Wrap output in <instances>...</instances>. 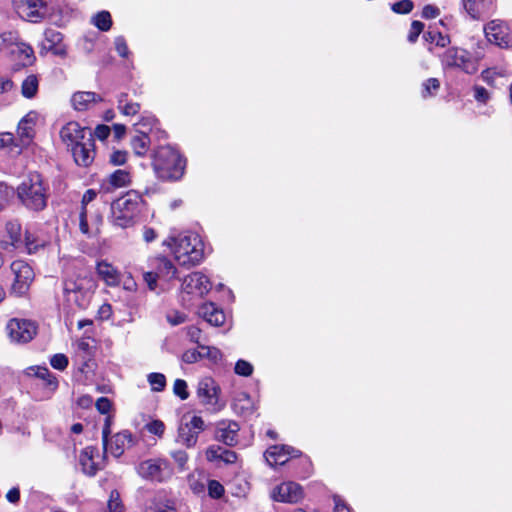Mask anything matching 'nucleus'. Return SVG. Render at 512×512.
<instances>
[{
    "mask_svg": "<svg viewBox=\"0 0 512 512\" xmlns=\"http://www.w3.org/2000/svg\"><path fill=\"white\" fill-rule=\"evenodd\" d=\"M102 100V97L94 92L79 91L72 95L71 104L77 111H86Z\"/></svg>",
    "mask_w": 512,
    "mask_h": 512,
    "instance_id": "25",
    "label": "nucleus"
},
{
    "mask_svg": "<svg viewBox=\"0 0 512 512\" xmlns=\"http://www.w3.org/2000/svg\"><path fill=\"white\" fill-rule=\"evenodd\" d=\"M474 97L476 98L477 101L485 103L489 99V93L484 87L475 86Z\"/></svg>",
    "mask_w": 512,
    "mask_h": 512,
    "instance_id": "63",
    "label": "nucleus"
},
{
    "mask_svg": "<svg viewBox=\"0 0 512 512\" xmlns=\"http://www.w3.org/2000/svg\"><path fill=\"white\" fill-rule=\"evenodd\" d=\"M186 427L195 431V433L200 434L205 429L204 420L197 415H194L191 420L185 424Z\"/></svg>",
    "mask_w": 512,
    "mask_h": 512,
    "instance_id": "53",
    "label": "nucleus"
},
{
    "mask_svg": "<svg viewBox=\"0 0 512 512\" xmlns=\"http://www.w3.org/2000/svg\"><path fill=\"white\" fill-rule=\"evenodd\" d=\"M109 512H124V505L117 490H112L108 500Z\"/></svg>",
    "mask_w": 512,
    "mask_h": 512,
    "instance_id": "42",
    "label": "nucleus"
},
{
    "mask_svg": "<svg viewBox=\"0 0 512 512\" xmlns=\"http://www.w3.org/2000/svg\"><path fill=\"white\" fill-rule=\"evenodd\" d=\"M96 288L93 278L86 273H73L63 281V293L68 305L86 309Z\"/></svg>",
    "mask_w": 512,
    "mask_h": 512,
    "instance_id": "3",
    "label": "nucleus"
},
{
    "mask_svg": "<svg viewBox=\"0 0 512 512\" xmlns=\"http://www.w3.org/2000/svg\"><path fill=\"white\" fill-rule=\"evenodd\" d=\"M13 275L10 292L16 296L25 295L31 283L34 280V271L32 267L22 260L13 261L10 265Z\"/></svg>",
    "mask_w": 512,
    "mask_h": 512,
    "instance_id": "8",
    "label": "nucleus"
},
{
    "mask_svg": "<svg viewBox=\"0 0 512 512\" xmlns=\"http://www.w3.org/2000/svg\"><path fill=\"white\" fill-rule=\"evenodd\" d=\"M137 473L144 479L162 482L170 476L171 471L165 460L149 459L138 465Z\"/></svg>",
    "mask_w": 512,
    "mask_h": 512,
    "instance_id": "13",
    "label": "nucleus"
},
{
    "mask_svg": "<svg viewBox=\"0 0 512 512\" xmlns=\"http://www.w3.org/2000/svg\"><path fill=\"white\" fill-rule=\"evenodd\" d=\"M222 447L217 445H212L206 450V458L208 461H218L221 460L222 456Z\"/></svg>",
    "mask_w": 512,
    "mask_h": 512,
    "instance_id": "59",
    "label": "nucleus"
},
{
    "mask_svg": "<svg viewBox=\"0 0 512 512\" xmlns=\"http://www.w3.org/2000/svg\"><path fill=\"white\" fill-rule=\"evenodd\" d=\"M424 38L427 42L435 44L438 47L444 48L450 44L451 40L449 35L443 34L439 31L429 30L424 34Z\"/></svg>",
    "mask_w": 512,
    "mask_h": 512,
    "instance_id": "35",
    "label": "nucleus"
},
{
    "mask_svg": "<svg viewBox=\"0 0 512 512\" xmlns=\"http://www.w3.org/2000/svg\"><path fill=\"white\" fill-rule=\"evenodd\" d=\"M152 165L158 178L178 180L183 175L185 161L174 148L163 146L156 150Z\"/></svg>",
    "mask_w": 512,
    "mask_h": 512,
    "instance_id": "5",
    "label": "nucleus"
},
{
    "mask_svg": "<svg viewBox=\"0 0 512 512\" xmlns=\"http://www.w3.org/2000/svg\"><path fill=\"white\" fill-rule=\"evenodd\" d=\"M97 273L108 286H117L120 283L119 271L107 261L98 262Z\"/></svg>",
    "mask_w": 512,
    "mask_h": 512,
    "instance_id": "28",
    "label": "nucleus"
},
{
    "mask_svg": "<svg viewBox=\"0 0 512 512\" xmlns=\"http://www.w3.org/2000/svg\"><path fill=\"white\" fill-rule=\"evenodd\" d=\"M233 409L242 416H248L254 412V402L247 393L241 392L234 399Z\"/></svg>",
    "mask_w": 512,
    "mask_h": 512,
    "instance_id": "30",
    "label": "nucleus"
},
{
    "mask_svg": "<svg viewBox=\"0 0 512 512\" xmlns=\"http://www.w3.org/2000/svg\"><path fill=\"white\" fill-rule=\"evenodd\" d=\"M414 4L411 0H401L391 5V10L397 14H408L413 10Z\"/></svg>",
    "mask_w": 512,
    "mask_h": 512,
    "instance_id": "43",
    "label": "nucleus"
},
{
    "mask_svg": "<svg viewBox=\"0 0 512 512\" xmlns=\"http://www.w3.org/2000/svg\"><path fill=\"white\" fill-rule=\"evenodd\" d=\"M158 279L159 277L153 270L143 272V280L151 291H154L157 288Z\"/></svg>",
    "mask_w": 512,
    "mask_h": 512,
    "instance_id": "56",
    "label": "nucleus"
},
{
    "mask_svg": "<svg viewBox=\"0 0 512 512\" xmlns=\"http://www.w3.org/2000/svg\"><path fill=\"white\" fill-rule=\"evenodd\" d=\"M487 40L501 48L512 46V33L506 23L500 20H492L485 28Z\"/></svg>",
    "mask_w": 512,
    "mask_h": 512,
    "instance_id": "14",
    "label": "nucleus"
},
{
    "mask_svg": "<svg viewBox=\"0 0 512 512\" xmlns=\"http://www.w3.org/2000/svg\"><path fill=\"white\" fill-rule=\"evenodd\" d=\"M88 133H91L89 129L81 127L78 122L70 121L61 128L60 137L67 147L71 148L87 139Z\"/></svg>",
    "mask_w": 512,
    "mask_h": 512,
    "instance_id": "17",
    "label": "nucleus"
},
{
    "mask_svg": "<svg viewBox=\"0 0 512 512\" xmlns=\"http://www.w3.org/2000/svg\"><path fill=\"white\" fill-rule=\"evenodd\" d=\"M150 138L145 132H140L131 140V147L137 156H144L149 148Z\"/></svg>",
    "mask_w": 512,
    "mask_h": 512,
    "instance_id": "33",
    "label": "nucleus"
},
{
    "mask_svg": "<svg viewBox=\"0 0 512 512\" xmlns=\"http://www.w3.org/2000/svg\"><path fill=\"white\" fill-rule=\"evenodd\" d=\"M50 364L54 369L63 371L68 366V358L64 354H55L51 357Z\"/></svg>",
    "mask_w": 512,
    "mask_h": 512,
    "instance_id": "49",
    "label": "nucleus"
},
{
    "mask_svg": "<svg viewBox=\"0 0 512 512\" xmlns=\"http://www.w3.org/2000/svg\"><path fill=\"white\" fill-rule=\"evenodd\" d=\"M158 237L156 230L149 226H144L142 228V238L146 243H151Z\"/></svg>",
    "mask_w": 512,
    "mask_h": 512,
    "instance_id": "62",
    "label": "nucleus"
},
{
    "mask_svg": "<svg viewBox=\"0 0 512 512\" xmlns=\"http://www.w3.org/2000/svg\"><path fill=\"white\" fill-rule=\"evenodd\" d=\"M39 120V114L36 111L28 112L19 122L17 134L23 145L29 144L35 135L34 127Z\"/></svg>",
    "mask_w": 512,
    "mask_h": 512,
    "instance_id": "23",
    "label": "nucleus"
},
{
    "mask_svg": "<svg viewBox=\"0 0 512 512\" xmlns=\"http://www.w3.org/2000/svg\"><path fill=\"white\" fill-rule=\"evenodd\" d=\"M440 87V82L436 78H430L423 83L422 96L424 98L434 95Z\"/></svg>",
    "mask_w": 512,
    "mask_h": 512,
    "instance_id": "45",
    "label": "nucleus"
},
{
    "mask_svg": "<svg viewBox=\"0 0 512 512\" xmlns=\"http://www.w3.org/2000/svg\"><path fill=\"white\" fill-rule=\"evenodd\" d=\"M79 463L85 474L94 476L102 464L98 449L93 446L85 447L79 455Z\"/></svg>",
    "mask_w": 512,
    "mask_h": 512,
    "instance_id": "20",
    "label": "nucleus"
},
{
    "mask_svg": "<svg viewBox=\"0 0 512 512\" xmlns=\"http://www.w3.org/2000/svg\"><path fill=\"white\" fill-rule=\"evenodd\" d=\"M234 371L237 375L248 377L253 373V366L245 360H238L235 364Z\"/></svg>",
    "mask_w": 512,
    "mask_h": 512,
    "instance_id": "47",
    "label": "nucleus"
},
{
    "mask_svg": "<svg viewBox=\"0 0 512 512\" xmlns=\"http://www.w3.org/2000/svg\"><path fill=\"white\" fill-rule=\"evenodd\" d=\"M145 429L158 437H162L165 432V425L160 420H152L145 425Z\"/></svg>",
    "mask_w": 512,
    "mask_h": 512,
    "instance_id": "48",
    "label": "nucleus"
},
{
    "mask_svg": "<svg viewBox=\"0 0 512 512\" xmlns=\"http://www.w3.org/2000/svg\"><path fill=\"white\" fill-rule=\"evenodd\" d=\"M79 229L82 234L86 236H90V230L87 222V211L86 208H81V212L79 214Z\"/></svg>",
    "mask_w": 512,
    "mask_h": 512,
    "instance_id": "58",
    "label": "nucleus"
},
{
    "mask_svg": "<svg viewBox=\"0 0 512 512\" xmlns=\"http://www.w3.org/2000/svg\"><path fill=\"white\" fill-rule=\"evenodd\" d=\"M196 395L208 411L219 412L225 407V402L220 398L221 388L212 377L205 376L199 380Z\"/></svg>",
    "mask_w": 512,
    "mask_h": 512,
    "instance_id": "6",
    "label": "nucleus"
},
{
    "mask_svg": "<svg viewBox=\"0 0 512 512\" xmlns=\"http://www.w3.org/2000/svg\"><path fill=\"white\" fill-rule=\"evenodd\" d=\"M424 29V24L420 21H413L411 23L410 31L408 33V41L414 43Z\"/></svg>",
    "mask_w": 512,
    "mask_h": 512,
    "instance_id": "51",
    "label": "nucleus"
},
{
    "mask_svg": "<svg viewBox=\"0 0 512 512\" xmlns=\"http://www.w3.org/2000/svg\"><path fill=\"white\" fill-rule=\"evenodd\" d=\"M305 497L303 487L294 481H284L270 491V498L275 502L297 504Z\"/></svg>",
    "mask_w": 512,
    "mask_h": 512,
    "instance_id": "10",
    "label": "nucleus"
},
{
    "mask_svg": "<svg viewBox=\"0 0 512 512\" xmlns=\"http://www.w3.org/2000/svg\"><path fill=\"white\" fill-rule=\"evenodd\" d=\"M24 244L29 253H32L38 247V244L36 243V239L28 231L25 232Z\"/></svg>",
    "mask_w": 512,
    "mask_h": 512,
    "instance_id": "64",
    "label": "nucleus"
},
{
    "mask_svg": "<svg viewBox=\"0 0 512 512\" xmlns=\"http://www.w3.org/2000/svg\"><path fill=\"white\" fill-rule=\"evenodd\" d=\"M147 381L151 386L152 391L161 392L166 386V377L162 373H150L147 376Z\"/></svg>",
    "mask_w": 512,
    "mask_h": 512,
    "instance_id": "38",
    "label": "nucleus"
},
{
    "mask_svg": "<svg viewBox=\"0 0 512 512\" xmlns=\"http://www.w3.org/2000/svg\"><path fill=\"white\" fill-rule=\"evenodd\" d=\"M9 53L14 55L24 66L31 65L35 59L32 47L21 41H18Z\"/></svg>",
    "mask_w": 512,
    "mask_h": 512,
    "instance_id": "29",
    "label": "nucleus"
},
{
    "mask_svg": "<svg viewBox=\"0 0 512 512\" xmlns=\"http://www.w3.org/2000/svg\"><path fill=\"white\" fill-rule=\"evenodd\" d=\"M144 200L135 191H129L111 204V219L114 225L127 228L132 226L139 216Z\"/></svg>",
    "mask_w": 512,
    "mask_h": 512,
    "instance_id": "4",
    "label": "nucleus"
},
{
    "mask_svg": "<svg viewBox=\"0 0 512 512\" xmlns=\"http://www.w3.org/2000/svg\"><path fill=\"white\" fill-rule=\"evenodd\" d=\"M18 41L19 39L15 32H3L0 34V50H7L10 52Z\"/></svg>",
    "mask_w": 512,
    "mask_h": 512,
    "instance_id": "41",
    "label": "nucleus"
},
{
    "mask_svg": "<svg viewBox=\"0 0 512 512\" xmlns=\"http://www.w3.org/2000/svg\"><path fill=\"white\" fill-rule=\"evenodd\" d=\"M12 194L13 189L7 186L5 183L0 182V210H2L8 204Z\"/></svg>",
    "mask_w": 512,
    "mask_h": 512,
    "instance_id": "50",
    "label": "nucleus"
},
{
    "mask_svg": "<svg viewBox=\"0 0 512 512\" xmlns=\"http://www.w3.org/2000/svg\"><path fill=\"white\" fill-rule=\"evenodd\" d=\"M199 348L201 349L202 359L207 358L212 363L217 364L223 358L222 352L216 347L199 345Z\"/></svg>",
    "mask_w": 512,
    "mask_h": 512,
    "instance_id": "39",
    "label": "nucleus"
},
{
    "mask_svg": "<svg viewBox=\"0 0 512 512\" xmlns=\"http://www.w3.org/2000/svg\"><path fill=\"white\" fill-rule=\"evenodd\" d=\"M21 203L33 211H42L47 206L49 184L38 172H30L17 187Z\"/></svg>",
    "mask_w": 512,
    "mask_h": 512,
    "instance_id": "2",
    "label": "nucleus"
},
{
    "mask_svg": "<svg viewBox=\"0 0 512 512\" xmlns=\"http://www.w3.org/2000/svg\"><path fill=\"white\" fill-rule=\"evenodd\" d=\"M7 331L12 341L27 343L35 337L37 326L31 320L14 318L8 322Z\"/></svg>",
    "mask_w": 512,
    "mask_h": 512,
    "instance_id": "12",
    "label": "nucleus"
},
{
    "mask_svg": "<svg viewBox=\"0 0 512 512\" xmlns=\"http://www.w3.org/2000/svg\"><path fill=\"white\" fill-rule=\"evenodd\" d=\"M181 287L187 294L203 297L210 291L211 282L203 273L193 272L183 279Z\"/></svg>",
    "mask_w": 512,
    "mask_h": 512,
    "instance_id": "15",
    "label": "nucleus"
},
{
    "mask_svg": "<svg viewBox=\"0 0 512 512\" xmlns=\"http://www.w3.org/2000/svg\"><path fill=\"white\" fill-rule=\"evenodd\" d=\"M207 489L209 496L214 499L222 497L225 491L223 485L217 480H209Z\"/></svg>",
    "mask_w": 512,
    "mask_h": 512,
    "instance_id": "44",
    "label": "nucleus"
},
{
    "mask_svg": "<svg viewBox=\"0 0 512 512\" xmlns=\"http://www.w3.org/2000/svg\"><path fill=\"white\" fill-rule=\"evenodd\" d=\"M299 451L290 446L274 445L269 447L265 452V458L270 466L284 465L289 457H297Z\"/></svg>",
    "mask_w": 512,
    "mask_h": 512,
    "instance_id": "21",
    "label": "nucleus"
},
{
    "mask_svg": "<svg viewBox=\"0 0 512 512\" xmlns=\"http://www.w3.org/2000/svg\"><path fill=\"white\" fill-rule=\"evenodd\" d=\"M149 266L152 268L154 272H156L159 278H164L166 280H172L176 277L177 269L165 256H157L149 259Z\"/></svg>",
    "mask_w": 512,
    "mask_h": 512,
    "instance_id": "24",
    "label": "nucleus"
},
{
    "mask_svg": "<svg viewBox=\"0 0 512 512\" xmlns=\"http://www.w3.org/2000/svg\"><path fill=\"white\" fill-rule=\"evenodd\" d=\"M91 23L100 31H109L112 26L111 15L108 11H100L92 16Z\"/></svg>",
    "mask_w": 512,
    "mask_h": 512,
    "instance_id": "34",
    "label": "nucleus"
},
{
    "mask_svg": "<svg viewBox=\"0 0 512 512\" xmlns=\"http://www.w3.org/2000/svg\"><path fill=\"white\" fill-rule=\"evenodd\" d=\"M30 371L33 374L43 381V385H45L50 392H54L58 387L57 378L49 371L47 367H31Z\"/></svg>",
    "mask_w": 512,
    "mask_h": 512,
    "instance_id": "31",
    "label": "nucleus"
},
{
    "mask_svg": "<svg viewBox=\"0 0 512 512\" xmlns=\"http://www.w3.org/2000/svg\"><path fill=\"white\" fill-rule=\"evenodd\" d=\"M39 87L38 77L34 74L28 75L22 82L21 94L27 99H31L36 96Z\"/></svg>",
    "mask_w": 512,
    "mask_h": 512,
    "instance_id": "32",
    "label": "nucleus"
},
{
    "mask_svg": "<svg viewBox=\"0 0 512 512\" xmlns=\"http://www.w3.org/2000/svg\"><path fill=\"white\" fill-rule=\"evenodd\" d=\"M95 405H96L97 410L101 414H107L112 407V403L107 397H100L96 401Z\"/></svg>",
    "mask_w": 512,
    "mask_h": 512,
    "instance_id": "61",
    "label": "nucleus"
},
{
    "mask_svg": "<svg viewBox=\"0 0 512 512\" xmlns=\"http://www.w3.org/2000/svg\"><path fill=\"white\" fill-rule=\"evenodd\" d=\"M131 173L127 169H117L101 181L100 190L104 193H111L116 189L129 186Z\"/></svg>",
    "mask_w": 512,
    "mask_h": 512,
    "instance_id": "19",
    "label": "nucleus"
},
{
    "mask_svg": "<svg viewBox=\"0 0 512 512\" xmlns=\"http://www.w3.org/2000/svg\"><path fill=\"white\" fill-rule=\"evenodd\" d=\"M125 98L126 95L123 94L118 100V108L120 111L127 116H133L137 114L140 110V105L134 102H126Z\"/></svg>",
    "mask_w": 512,
    "mask_h": 512,
    "instance_id": "40",
    "label": "nucleus"
},
{
    "mask_svg": "<svg viewBox=\"0 0 512 512\" xmlns=\"http://www.w3.org/2000/svg\"><path fill=\"white\" fill-rule=\"evenodd\" d=\"M172 458L178 464L180 469H184L188 460V455L185 451L178 450L171 453Z\"/></svg>",
    "mask_w": 512,
    "mask_h": 512,
    "instance_id": "60",
    "label": "nucleus"
},
{
    "mask_svg": "<svg viewBox=\"0 0 512 512\" xmlns=\"http://www.w3.org/2000/svg\"><path fill=\"white\" fill-rule=\"evenodd\" d=\"M6 231L11 239V245L13 247H19L22 243L20 223L17 220L9 221L6 224Z\"/></svg>",
    "mask_w": 512,
    "mask_h": 512,
    "instance_id": "36",
    "label": "nucleus"
},
{
    "mask_svg": "<svg viewBox=\"0 0 512 512\" xmlns=\"http://www.w3.org/2000/svg\"><path fill=\"white\" fill-rule=\"evenodd\" d=\"M440 9L433 4H427L423 7L421 17L426 20L435 19L440 15Z\"/></svg>",
    "mask_w": 512,
    "mask_h": 512,
    "instance_id": "52",
    "label": "nucleus"
},
{
    "mask_svg": "<svg viewBox=\"0 0 512 512\" xmlns=\"http://www.w3.org/2000/svg\"><path fill=\"white\" fill-rule=\"evenodd\" d=\"M128 153L122 150H116L110 155V162L115 166H120L126 163Z\"/></svg>",
    "mask_w": 512,
    "mask_h": 512,
    "instance_id": "54",
    "label": "nucleus"
},
{
    "mask_svg": "<svg viewBox=\"0 0 512 512\" xmlns=\"http://www.w3.org/2000/svg\"><path fill=\"white\" fill-rule=\"evenodd\" d=\"M110 434V416H107L105 419V425L102 430L103 435V446L105 453H110L114 457H120L126 447H128L132 443V434L125 430L113 435L110 439H108V435Z\"/></svg>",
    "mask_w": 512,
    "mask_h": 512,
    "instance_id": "9",
    "label": "nucleus"
},
{
    "mask_svg": "<svg viewBox=\"0 0 512 512\" xmlns=\"http://www.w3.org/2000/svg\"><path fill=\"white\" fill-rule=\"evenodd\" d=\"M239 429L240 427L235 421L222 420L217 424L215 437L218 441L233 446L237 443Z\"/></svg>",
    "mask_w": 512,
    "mask_h": 512,
    "instance_id": "22",
    "label": "nucleus"
},
{
    "mask_svg": "<svg viewBox=\"0 0 512 512\" xmlns=\"http://www.w3.org/2000/svg\"><path fill=\"white\" fill-rule=\"evenodd\" d=\"M199 315L213 326H221L225 322L224 312L214 303H205L199 308Z\"/></svg>",
    "mask_w": 512,
    "mask_h": 512,
    "instance_id": "27",
    "label": "nucleus"
},
{
    "mask_svg": "<svg viewBox=\"0 0 512 512\" xmlns=\"http://www.w3.org/2000/svg\"><path fill=\"white\" fill-rule=\"evenodd\" d=\"M163 245L170 249L175 261L181 266H195L204 259V243L199 234L185 232L167 237Z\"/></svg>",
    "mask_w": 512,
    "mask_h": 512,
    "instance_id": "1",
    "label": "nucleus"
},
{
    "mask_svg": "<svg viewBox=\"0 0 512 512\" xmlns=\"http://www.w3.org/2000/svg\"><path fill=\"white\" fill-rule=\"evenodd\" d=\"M442 64L444 67L456 68L467 74H474L478 71L479 57L465 49L451 47L444 52Z\"/></svg>",
    "mask_w": 512,
    "mask_h": 512,
    "instance_id": "7",
    "label": "nucleus"
},
{
    "mask_svg": "<svg viewBox=\"0 0 512 512\" xmlns=\"http://www.w3.org/2000/svg\"><path fill=\"white\" fill-rule=\"evenodd\" d=\"M188 386L185 380L176 379L173 385V392L181 400H186L189 397Z\"/></svg>",
    "mask_w": 512,
    "mask_h": 512,
    "instance_id": "46",
    "label": "nucleus"
},
{
    "mask_svg": "<svg viewBox=\"0 0 512 512\" xmlns=\"http://www.w3.org/2000/svg\"><path fill=\"white\" fill-rule=\"evenodd\" d=\"M198 435L195 431L183 426L179 429L178 441L187 447H193L197 443Z\"/></svg>",
    "mask_w": 512,
    "mask_h": 512,
    "instance_id": "37",
    "label": "nucleus"
},
{
    "mask_svg": "<svg viewBox=\"0 0 512 512\" xmlns=\"http://www.w3.org/2000/svg\"><path fill=\"white\" fill-rule=\"evenodd\" d=\"M182 359L189 364L197 362L202 359L201 349L198 347V349L187 350L184 352Z\"/></svg>",
    "mask_w": 512,
    "mask_h": 512,
    "instance_id": "57",
    "label": "nucleus"
},
{
    "mask_svg": "<svg viewBox=\"0 0 512 512\" xmlns=\"http://www.w3.org/2000/svg\"><path fill=\"white\" fill-rule=\"evenodd\" d=\"M60 57H65L67 55V48L63 42V35L59 31L49 28L44 32V40L41 44L40 53H48Z\"/></svg>",
    "mask_w": 512,
    "mask_h": 512,
    "instance_id": "16",
    "label": "nucleus"
},
{
    "mask_svg": "<svg viewBox=\"0 0 512 512\" xmlns=\"http://www.w3.org/2000/svg\"><path fill=\"white\" fill-rule=\"evenodd\" d=\"M114 44H115V49H116L117 53L121 57H123V58L128 57L129 49H128L126 40L124 39L123 36L116 37L115 41H114Z\"/></svg>",
    "mask_w": 512,
    "mask_h": 512,
    "instance_id": "55",
    "label": "nucleus"
},
{
    "mask_svg": "<svg viewBox=\"0 0 512 512\" xmlns=\"http://www.w3.org/2000/svg\"><path fill=\"white\" fill-rule=\"evenodd\" d=\"M75 162L79 166L87 167L94 160V139L92 133H88V138L70 148Z\"/></svg>",
    "mask_w": 512,
    "mask_h": 512,
    "instance_id": "18",
    "label": "nucleus"
},
{
    "mask_svg": "<svg viewBox=\"0 0 512 512\" xmlns=\"http://www.w3.org/2000/svg\"><path fill=\"white\" fill-rule=\"evenodd\" d=\"M15 10L22 19L37 23L46 16L47 0H13Z\"/></svg>",
    "mask_w": 512,
    "mask_h": 512,
    "instance_id": "11",
    "label": "nucleus"
},
{
    "mask_svg": "<svg viewBox=\"0 0 512 512\" xmlns=\"http://www.w3.org/2000/svg\"><path fill=\"white\" fill-rule=\"evenodd\" d=\"M463 8L472 19H480L492 8V0H462Z\"/></svg>",
    "mask_w": 512,
    "mask_h": 512,
    "instance_id": "26",
    "label": "nucleus"
}]
</instances>
